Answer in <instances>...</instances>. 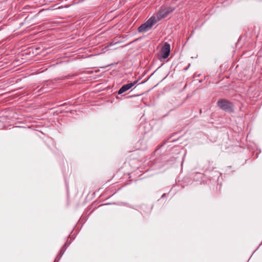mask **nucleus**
Masks as SVG:
<instances>
[{
    "label": "nucleus",
    "mask_w": 262,
    "mask_h": 262,
    "mask_svg": "<svg viewBox=\"0 0 262 262\" xmlns=\"http://www.w3.org/2000/svg\"><path fill=\"white\" fill-rule=\"evenodd\" d=\"M216 104L220 109L226 112L233 113L234 112L233 103L227 99H220Z\"/></svg>",
    "instance_id": "f257e3e1"
},
{
    "label": "nucleus",
    "mask_w": 262,
    "mask_h": 262,
    "mask_svg": "<svg viewBox=\"0 0 262 262\" xmlns=\"http://www.w3.org/2000/svg\"><path fill=\"white\" fill-rule=\"evenodd\" d=\"M157 22V18L151 17L147 21L141 25L138 29L139 32H145L150 29L152 26Z\"/></svg>",
    "instance_id": "f03ea898"
},
{
    "label": "nucleus",
    "mask_w": 262,
    "mask_h": 262,
    "mask_svg": "<svg viewBox=\"0 0 262 262\" xmlns=\"http://www.w3.org/2000/svg\"><path fill=\"white\" fill-rule=\"evenodd\" d=\"M170 51V45L167 42L165 43L161 50V56L162 58L165 59L169 55Z\"/></svg>",
    "instance_id": "7ed1b4c3"
},
{
    "label": "nucleus",
    "mask_w": 262,
    "mask_h": 262,
    "mask_svg": "<svg viewBox=\"0 0 262 262\" xmlns=\"http://www.w3.org/2000/svg\"><path fill=\"white\" fill-rule=\"evenodd\" d=\"M138 82V80H135L133 82H131L129 83H127L126 84L123 85L118 91V94H121L127 90L131 89L133 86L136 84Z\"/></svg>",
    "instance_id": "20e7f679"
},
{
    "label": "nucleus",
    "mask_w": 262,
    "mask_h": 262,
    "mask_svg": "<svg viewBox=\"0 0 262 262\" xmlns=\"http://www.w3.org/2000/svg\"><path fill=\"white\" fill-rule=\"evenodd\" d=\"M168 15V13L166 11V9L164 7L161 8L157 14V21L160 20L163 18H165Z\"/></svg>",
    "instance_id": "39448f33"
},
{
    "label": "nucleus",
    "mask_w": 262,
    "mask_h": 262,
    "mask_svg": "<svg viewBox=\"0 0 262 262\" xmlns=\"http://www.w3.org/2000/svg\"><path fill=\"white\" fill-rule=\"evenodd\" d=\"M208 164H209V165H210V167H209L208 168H206V170H205V171H210L213 170L214 168H215L214 166V164H213V162L208 161Z\"/></svg>",
    "instance_id": "423d86ee"
},
{
    "label": "nucleus",
    "mask_w": 262,
    "mask_h": 262,
    "mask_svg": "<svg viewBox=\"0 0 262 262\" xmlns=\"http://www.w3.org/2000/svg\"><path fill=\"white\" fill-rule=\"evenodd\" d=\"M164 8L166 9V11L167 12L168 14L169 13H171L172 12H173L174 11V8H172L171 7H164Z\"/></svg>",
    "instance_id": "0eeeda50"
},
{
    "label": "nucleus",
    "mask_w": 262,
    "mask_h": 262,
    "mask_svg": "<svg viewBox=\"0 0 262 262\" xmlns=\"http://www.w3.org/2000/svg\"><path fill=\"white\" fill-rule=\"evenodd\" d=\"M64 251H63V252H60V256H59L58 257V259L57 260L56 259L55 260V261L54 262H58V261L60 259V258L61 257L62 255H63V253H64Z\"/></svg>",
    "instance_id": "6e6552de"
}]
</instances>
